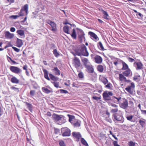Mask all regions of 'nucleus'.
<instances>
[{
    "label": "nucleus",
    "instance_id": "5701e85b",
    "mask_svg": "<svg viewBox=\"0 0 146 146\" xmlns=\"http://www.w3.org/2000/svg\"><path fill=\"white\" fill-rule=\"evenodd\" d=\"M101 11L103 14V18L104 19L106 20H109V16L108 14V13L103 9H102Z\"/></svg>",
    "mask_w": 146,
    "mask_h": 146
},
{
    "label": "nucleus",
    "instance_id": "58836bf2",
    "mask_svg": "<svg viewBox=\"0 0 146 146\" xmlns=\"http://www.w3.org/2000/svg\"><path fill=\"white\" fill-rule=\"evenodd\" d=\"M76 29L78 33V35H85L84 32L82 30H81V29L78 28H77Z\"/></svg>",
    "mask_w": 146,
    "mask_h": 146
},
{
    "label": "nucleus",
    "instance_id": "6e6d98bb",
    "mask_svg": "<svg viewBox=\"0 0 146 146\" xmlns=\"http://www.w3.org/2000/svg\"><path fill=\"white\" fill-rule=\"evenodd\" d=\"M12 48L15 51L17 52H19L20 50V49L16 48L15 46H12Z\"/></svg>",
    "mask_w": 146,
    "mask_h": 146
},
{
    "label": "nucleus",
    "instance_id": "a878e982",
    "mask_svg": "<svg viewBox=\"0 0 146 146\" xmlns=\"http://www.w3.org/2000/svg\"><path fill=\"white\" fill-rule=\"evenodd\" d=\"M53 72H54V74L56 75H60V71L57 67H55L54 69H52Z\"/></svg>",
    "mask_w": 146,
    "mask_h": 146
},
{
    "label": "nucleus",
    "instance_id": "de8ad7c7",
    "mask_svg": "<svg viewBox=\"0 0 146 146\" xmlns=\"http://www.w3.org/2000/svg\"><path fill=\"white\" fill-rule=\"evenodd\" d=\"M60 92L61 93H65V94H66V93H68V91L66 90L63 89L60 90Z\"/></svg>",
    "mask_w": 146,
    "mask_h": 146
},
{
    "label": "nucleus",
    "instance_id": "a211bd4d",
    "mask_svg": "<svg viewBox=\"0 0 146 146\" xmlns=\"http://www.w3.org/2000/svg\"><path fill=\"white\" fill-rule=\"evenodd\" d=\"M5 36L6 38L7 39H11L14 36L13 34L11 33L9 31H6L5 33Z\"/></svg>",
    "mask_w": 146,
    "mask_h": 146
},
{
    "label": "nucleus",
    "instance_id": "b1692460",
    "mask_svg": "<svg viewBox=\"0 0 146 146\" xmlns=\"http://www.w3.org/2000/svg\"><path fill=\"white\" fill-rule=\"evenodd\" d=\"M10 81L12 83L15 84H18L19 83V80L15 76L11 78Z\"/></svg>",
    "mask_w": 146,
    "mask_h": 146
},
{
    "label": "nucleus",
    "instance_id": "bf43d9fd",
    "mask_svg": "<svg viewBox=\"0 0 146 146\" xmlns=\"http://www.w3.org/2000/svg\"><path fill=\"white\" fill-rule=\"evenodd\" d=\"M113 143L114 145V146H120V145H119L117 143V141H114Z\"/></svg>",
    "mask_w": 146,
    "mask_h": 146
},
{
    "label": "nucleus",
    "instance_id": "e433bc0d",
    "mask_svg": "<svg viewBox=\"0 0 146 146\" xmlns=\"http://www.w3.org/2000/svg\"><path fill=\"white\" fill-rule=\"evenodd\" d=\"M69 27L67 26H64L63 28V30L65 33L69 34Z\"/></svg>",
    "mask_w": 146,
    "mask_h": 146
},
{
    "label": "nucleus",
    "instance_id": "09e8293b",
    "mask_svg": "<svg viewBox=\"0 0 146 146\" xmlns=\"http://www.w3.org/2000/svg\"><path fill=\"white\" fill-rule=\"evenodd\" d=\"M133 117L132 115H131L128 116L127 117H126V118L127 120L131 121V120L133 118Z\"/></svg>",
    "mask_w": 146,
    "mask_h": 146
},
{
    "label": "nucleus",
    "instance_id": "7ed1b4c3",
    "mask_svg": "<svg viewBox=\"0 0 146 146\" xmlns=\"http://www.w3.org/2000/svg\"><path fill=\"white\" fill-rule=\"evenodd\" d=\"M76 54L79 56L81 55L88 56L89 54L87 50L86 46L84 44H82L80 48V52H77Z\"/></svg>",
    "mask_w": 146,
    "mask_h": 146
},
{
    "label": "nucleus",
    "instance_id": "2f4dec72",
    "mask_svg": "<svg viewBox=\"0 0 146 146\" xmlns=\"http://www.w3.org/2000/svg\"><path fill=\"white\" fill-rule=\"evenodd\" d=\"M82 61L85 67L88 66L87 64L89 62L88 59L87 58H82Z\"/></svg>",
    "mask_w": 146,
    "mask_h": 146
},
{
    "label": "nucleus",
    "instance_id": "680f3d73",
    "mask_svg": "<svg viewBox=\"0 0 146 146\" xmlns=\"http://www.w3.org/2000/svg\"><path fill=\"white\" fill-rule=\"evenodd\" d=\"M128 59L129 61L130 62H133L135 61L134 59H133V58H131L130 57H128Z\"/></svg>",
    "mask_w": 146,
    "mask_h": 146
},
{
    "label": "nucleus",
    "instance_id": "ea45409f",
    "mask_svg": "<svg viewBox=\"0 0 146 146\" xmlns=\"http://www.w3.org/2000/svg\"><path fill=\"white\" fill-rule=\"evenodd\" d=\"M97 95L98 97H96V96H93L92 97V99L96 100V101H98L100 100L101 98V96L98 94H96Z\"/></svg>",
    "mask_w": 146,
    "mask_h": 146
},
{
    "label": "nucleus",
    "instance_id": "f3484780",
    "mask_svg": "<svg viewBox=\"0 0 146 146\" xmlns=\"http://www.w3.org/2000/svg\"><path fill=\"white\" fill-rule=\"evenodd\" d=\"M88 34L91 37L93 38L94 41H96L99 40V39L98 37L95 33L92 32L90 31L88 32Z\"/></svg>",
    "mask_w": 146,
    "mask_h": 146
},
{
    "label": "nucleus",
    "instance_id": "4c0bfd02",
    "mask_svg": "<svg viewBox=\"0 0 146 146\" xmlns=\"http://www.w3.org/2000/svg\"><path fill=\"white\" fill-rule=\"evenodd\" d=\"M42 90L43 91L47 94H49L51 92V91L45 87H42Z\"/></svg>",
    "mask_w": 146,
    "mask_h": 146
},
{
    "label": "nucleus",
    "instance_id": "774afa93",
    "mask_svg": "<svg viewBox=\"0 0 146 146\" xmlns=\"http://www.w3.org/2000/svg\"><path fill=\"white\" fill-rule=\"evenodd\" d=\"M46 114L48 117H51L52 115L51 113L49 112H47Z\"/></svg>",
    "mask_w": 146,
    "mask_h": 146
},
{
    "label": "nucleus",
    "instance_id": "864d4df0",
    "mask_svg": "<svg viewBox=\"0 0 146 146\" xmlns=\"http://www.w3.org/2000/svg\"><path fill=\"white\" fill-rule=\"evenodd\" d=\"M7 59H8V58H9V59L11 61L13 64H16L17 63H16V62L13 60L12 59H11V57H9L8 56H7Z\"/></svg>",
    "mask_w": 146,
    "mask_h": 146
},
{
    "label": "nucleus",
    "instance_id": "13d9d810",
    "mask_svg": "<svg viewBox=\"0 0 146 146\" xmlns=\"http://www.w3.org/2000/svg\"><path fill=\"white\" fill-rule=\"evenodd\" d=\"M20 17L19 15H12L11 16V17L12 19H17V18Z\"/></svg>",
    "mask_w": 146,
    "mask_h": 146
},
{
    "label": "nucleus",
    "instance_id": "2eb2a0df",
    "mask_svg": "<svg viewBox=\"0 0 146 146\" xmlns=\"http://www.w3.org/2000/svg\"><path fill=\"white\" fill-rule=\"evenodd\" d=\"M52 118L54 121L57 122L60 120L62 119L60 115L55 113H54L52 116Z\"/></svg>",
    "mask_w": 146,
    "mask_h": 146
},
{
    "label": "nucleus",
    "instance_id": "f8f14e48",
    "mask_svg": "<svg viewBox=\"0 0 146 146\" xmlns=\"http://www.w3.org/2000/svg\"><path fill=\"white\" fill-rule=\"evenodd\" d=\"M73 64L76 68H78L81 66V62L79 58L75 57L73 60Z\"/></svg>",
    "mask_w": 146,
    "mask_h": 146
},
{
    "label": "nucleus",
    "instance_id": "7c9ffc66",
    "mask_svg": "<svg viewBox=\"0 0 146 146\" xmlns=\"http://www.w3.org/2000/svg\"><path fill=\"white\" fill-rule=\"evenodd\" d=\"M71 36L74 39H76L77 38V35L75 29H73L71 35Z\"/></svg>",
    "mask_w": 146,
    "mask_h": 146
},
{
    "label": "nucleus",
    "instance_id": "423d86ee",
    "mask_svg": "<svg viewBox=\"0 0 146 146\" xmlns=\"http://www.w3.org/2000/svg\"><path fill=\"white\" fill-rule=\"evenodd\" d=\"M120 112L119 111V112L113 114L112 116L115 120L119 121L120 123H123L124 121V118Z\"/></svg>",
    "mask_w": 146,
    "mask_h": 146
},
{
    "label": "nucleus",
    "instance_id": "c756f323",
    "mask_svg": "<svg viewBox=\"0 0 146 146\" xmlns=\"http://www.w3.org/2000/svg\"><path fill=\"white\" fill-rule=\"evenodd\" d=\"M122 60L118 58H116L115 61L113 62L115 66H117L118 64L121 63Z\"/></svg>",
    "mask_w": 146,
    "mask_h": 146
},
{
    "label": "nucleus",
    "instance_id": "393cba45",
    "mask_svg": "<svg viewBox=\"0 0 146 146\" xmlns=\"http://www.w3.org/2000/svg\"><path fill=\"white\" fill-rule=\"evenodd\" d=\"M86 67L89 73H93L94 72V70L92 66L88 65Z\"/></svg>",
    "mask_w": 146,
    "mask_h": 146
},
{
    "label": "nucleus",
    "instance_id": "bb28decb",
    "mask_svg": "<svg viewBox=\"0 0 146 146\" xmlns=\"http://www.w3.org/2000/svg\"><path fill=\"white\" fill-rule=\"evenodd\" d=\"M97 68L99 72L100 73H102L103 72L104 68V66L101 65V64L98 65L97 66Z\"/></svg>",
    "mask_w": 146,
    "mask_h": 146
},
{
    "label": "nucleus",
    "instance_id": "6e6552de",
    "mask_svg": "<svg viewBox=\"0 0 146 146\" xmlns=\"http://www.w3.org/2000/svg\"><path fill=\"white\" fill-rule=\"evenodd\" d=\"M46 23L50 25L51 29L50 30L53 32H55L57 31V25L54 22L50 20H48L46 21Z\"/></svg>",
    "mask_w": 146,
    "mask_h": 146
},
{
    "label": "nucleus",
    "instance_id": "0eeeda50",
    "mask_svg": "<svg viewBox=\"0 0 146 146\" xmlns=\"http://www.w3.org/2000/svg\"><path fill=\"white\" fill-rule=\"evenodd\" d=\"M62 135L63 137L69 136L70 135V130L67 127L62 128L61 129Z\"/></svg>",
    "mask_w": 146,
    "mask_h": 146
},
{
    "label": "nucleus",
    "instance_id": "338daca9",
    "mask_svg": "<svg viewBox=\"0 0 146 146\" xmlns=\"http://www.w3.org/2000/svg\"><path fill=\"white\" fill-rule=\"evenodd\" d=\"M111 106L114 107H115V108H118V106L116 104H111Z\"/></svg>",
    "mask_w": 146,
    "mask_h": 146
},
{
    "label": "nucleus",
    "instance_id": "37998d69",
    "mask_svg": "<svg viewBox=\"0 0 146 146\" xmlns=\"http://www.w3.org/2000/svg\"><path fill=\"white\" fill-rule=\"evenodd\" d=\"M53 53L54 56L56 57H58L60 56V54L58 52L57 50L56 49H55L53 50Z\"/></svg>",
    "mask_w": 146,
    "mask_h": 146
},
{
    "label": "nucleus",
    "instance_id": "c03bdc74",
    "mask_svg": "<svg viewBox=\"0 0 146 146\" xmlns=\"http://www.w3.org/2000/svg\"><path fill=\"white\" fill-rule=\"evenodd\" d=\"M128 145L129 146H135V143L132 141H130L128 143Z\"/></svg>",
    "mask_w": 146,
    "mask_h": 146
},
{
    "label": "nucleus",
    "instance_id": "72a5a7b5",
    "mask_svg": "<svg viewBox=\"0 0 146 146\" xmlns=\"http://www.w3.org/2000/svg\"><path fill=\"white\" fill-rule=\"evenodd\" d=\"M141 76L140 75H136L133 78L134 80L136 81V82H139L141 80Z\"/></svg>",
    "mask_w": 146,
    "mask_h": 146
},
{
    "label": "nucleus",
    "instance_id": "412c9836",
    "mask_svg": "<svg viewBox=\"0 0 146 146\" xmlns=\"http://www.w3.org/2000/svg\"><path fill=\"white\" fill-rule=\"evenodd\" d=\"M23 44L22 40L17 38V40L16 41V46L20 48L22 46Z\"/></svg>",
    "mask_w": 146,
    "mask_h": 146
},
{
    "label": "nucleus",
    "instance_id": "9b49d317",
    "mask_svg": "<svg viewBox=\"0 0 146 146\" xmlns=\"http://www.w3.org/2000/svg\"><path fill=\"white\" fill-rule=\"evenodd\" d=\"M135 85L133 82L131 83L130 85H129L125 88V90L128 92L132 94L133 93V90L134 89Z\"/></svg>",
    "mask_w": 146,
    "mask_h": 146
},
{
    "label": "nucleus",
    "instance_id": "f257e3e1",
    "mask_svg": "<svg viewBox=\"0 0 146 146\" xmlns=\"http://www.w3.org/2000/svg\"><path fill=\"white\" fill-rule=\"evenodd\" d=\"M42 70L43 72L44 77L46 79L50 80V79L54 81H56L58 80V78L57 77L50 73L49 74V76L50 78H49L48 76V71L46 69L44 68L42 69Z\"/></svg>",
    "mask_w": 146,
    "mask_h": 146
},
{
    "label": "nucleus",
    "instance_id": "a18cd8bd",
    "mask_svg": "<svg viewBox=\"0 0 146 146\" xmlns=\"http://www.w3.org/2000/svg\"><path fill=\"white\" fill-rule=\"evenodd\" d=\"M102 82L105 85L108 82V80L106 78H103V79L102 80Z\"/></svg>",
    "mask_w": 146,
    "mask_h": 146
},
{
    "label": "nucleus",
    "instance_id": "3c124183",
    "mask_svg": "<svg viewBox=\"0 0 146 146\" xmlns=\"http://www.w3.org/2000/svg\"><path fill=\"white\" fill-rule=\"evenodd\" d=\"M111 84L110 83H108L105 86V87L110 89L111 88Z\"/></svg>",
    "mask_w": 146,
    "mask_h": 146
},
{
    "label": "nucleus",
    "instance_id": "473e14b6",
    "mask_svg": "<svg viewBox=\"0 0 146 146\" xmlns=\"http://www.w3.org/2000/svg\"><path fill=\"white\" fill-rule=\"evenodd\" d=\"M98 48L100 50L104 51L105 50L103 45L101 42H99L98 43Z\"/></svg>",
    "mask_w": 146,
    "mask_h": 146
},
{
    "label": "nucleus",
    "instance_id": "0e129e2a",
    "mask_svg": "<svg viewBox=\"0 0 146 146\" xmlns=\"http://www.w3.org/2000/svg\"><path fill=\"white\" fill-rule=\"evenodd\" d=\"M141 113L146 115V110H141Z\"/></svg>",
    "mask_w": 146,
    "mask_h": 146
},
{
    "label": "nucleus",
    "instance_id": "6ab92c4d",
    "mask_svg": "<svg viewBox=\"0 0 146 146\" xmlns=\"http://www.w3.org/2000/svg\"><path fill=\"white\" fill-rule=\"evenodd\" d=\"M72 135L73 136L76 138L77 139L78 141H79L81 137V135L80 133L76 132H73L72 133Z\"/></svg>",
    "mask_w": 146,
    "mask_h": 146
},
{
    "label": "nucleus",
    "instance_id": "9d476101",
    "mask_svg": "<svg viewBox=\"0 0 146 146\" xmlns=\"http://www.w3.org/2000/svg\"><path fill=\"white\" fill-rule=\"evenodd\" d=\"M9 69L11 72L14 73L19 74H21L22 70L19 68L15 66H11Z\"/></svg>",
    "mask_w": 146,
    "mask_h": 146
},
{
    "label": "nucleus",
    "instance_id": "aec40b11",
    "mask_svg": "<svg viewBox=\"0 0 146 146\" xmlns=\"http://www.w3.org/2000/svg\"><path fill=\"white\" fill-rule=\"evenodd\" d=\"M17 33L21 36V38H24L25 37L24 31L22 30H18L17 31Z\"/></svg>",
    "mask_w": 146,
    "mask_h": 146
},
{
    "label": "nucleus",
    "instance_id": "c9c22d12",
    "mask_svg": "<svg viewBox=\"0 0 146 146\" xmlns=\"http://www.w3.org/2000/svg\"><path fill=\"white\" fill-rule=\"evenodd\" d=\"M85 35H79L78 36V38L80 42H82L83 39L85 40V38L84 36Z\"/></svg>",
    "mask_w": 146,
    "mask_h": 146
},
{
    "label": "nucleus",
    "instance_id": "cd10ccee",
    "mask_svg": "<svg viewBox=\"0 0 146 146\" xmlns=\"http://www.w3.org/2000/svg\"><path fill=\"white\" fill-rule=\"evenodd\" d=\"M146 120L144 119H141L139 120V123L142 127H143L146 125Z\"/></svg>",
    "mask_w": 146,
    "mask_h": 146
},
{
    "label": "nucleus",
    "instance_id": "4468645a",
    "mask_svg": "<svg viewBox=\"0 0 146 146\" xmlns=\"http://www.w3.org/2000/svg\"><path fill=\"white\" fill-rule=\"evenodd\" d=\"M123 75L126 77H130L131 76L132 73L131 70L130 69H127L122 72Z\"/></svg>",
    "mask_w": 146,
    "mask_h": 146
},
{
    "label": "nucleus",
    "instance_id": "dca6fc26",
    "mask_svg": "<svg viewBox=\"0 0 146 146\" xmlns=\"http://www.w3.org/2000/svg\"><path fill=\"white\" fill-rule=\"evenodd\" d=\"M94 60L95 62L98 64L101 63L103 61L102 57L98 55H97L94 57Z\"/></svg>",
    "mask_w": 146,
    "mask_h": 146
},
{
    "label": "nucleus",
    "instance_id": "8fccbe9b",
    "mask_svg": "<svg viewBox=\"0 0 146 146\" xmlns=\"http://www.w3.org/2000/svg\"><path fill=\"white\" fill-rule=\"evenodd\" d=\"M59 144L60 146H66L64 142L63 141H60Z\"/></svg>",
    "mask_w": 146,
    "mask_h": 146
},
{
    "label": "nucleus",
    "instance_id": "39448f33",
    "mask_svg": "<svg viewBox=\"0 0 146 146\" xmlns=\"http://www.w3.org/2000/svg\"><path fill=\"white\" fill-rule=\"evenodd\" d=\"M28 5L26 4L22 7L19 13V17L23 16L24 15L25 12L26 13V15H27L28 13Z\"/></svg>",
    "mask_w": 146,
    "mask_h": 146
},
{
    "label": "nucleus",
    "instance_id": "f03ea898",
    "mask_svg": "<svg viewBox=\"0 0 146 146\" xmlns=\"http://www.w3.org/2000/svg\"><path fill=\"white\" fill-rule=\"evenodd\" d=\"M117 99V102L120 103V107L123 109H125L128 106V103L127 101L125 98H122L121 99V98L119 97L117 98L115 97Z\"/></svg>",
    "mask_w": 146,
    "mask_h": 146
},
{
    "label": "nucleus",
    "instance_id": "4be33fe9",
    "mask_svg": "<svg viewBox=\"0 0 146 146\" xmlns=\"http://www.w3.org/2000/svg\"><path fill=\"white\" fill-rule=\"evenodd\" d=\"M136 64L137 66L136 67V70H138L141 69L142 68L143 64L141 62H135L134 63V64Z\"/></svg>",
    "mask_w": 146,
    "mask_h": 146
},
{
    "label": "nucleus",
    "instance_id": "1a4fd4ad",
    "mask_svg": "<svg viewBox=\"0 0 146 146\" xmlns=\"http://www.w3.org/2000/svg\"><path fill=\"white\" fill-rule=\"evenodd\" d=\"M102 95L104 100L107 101L111 100V98L110 96H112L113 95V94L111 91L108 92H105L103 93Z\"/></svg>",
    "mask_w": 146,
    "mask_h": 146
},
{
    "label": "nucleus",
    "instance_id": "c85d7f7f",
    "mask_svg": "<svg viewBox=\"0 0 146 146\" xmlns=\"http://www.w3.org/2000/svg\"><path fill=\"white\" fill-rule=\"evenodd\" d=\"M121 64H122V67L121 69L123 70H125L127 69H129V66L125 62L122 61Z\"/></svg>",
    "mask_w": 146,
    "mask_h": 146
},
{
    "label": "nucleus",
    "instance_id": "ddd939ff",
    "mask_svg": "<svg viewBox=\"0 0 146 146\" xmlns=\"http://www.w3.org/2000/svg\"><path fill=\"white\" fill-rule=\"evenodd\" d=\"M119 79L120 81L121 82H124L125 83H129L131 82V81L129 80H127L125 75L123 74H119Z\"/></svg>",
    "mask_w": 146,
    "mask_h": 146
},
{
    "label": "nucleus",
    "instance_id": "69168bd1",
    "mask_svg": "<svg viewBox=\"0 0 146 146\" xmlns=\"http://www.w3.org/2000/svg\"><path fill=\"white\" fill-rule=\"evenodd\" d=\"M23 68L24 70H27V65H24L23 66Z\"/></svg>",
    "mask_w": 146,
    "mask_h": 146
},
{
    "label": "nucleus",
    "instance_id": "052dcab7",
    "mask_svg": "<svg viewBox=\"0 0 146 146\" xmlns=\"http://www.w3.org/2000/svg\"><path fill=\"white\" fill-rule=\"evenodd\" d=\"M35 93V90H32L30 91V94L31 96H34Z\"/></svg>",
    "mask_w": 146,
    "mask_h": 146
},
{
    "label": "nucleus",
    "instance_id": "5fc2aeb1",
    "mask_svg": "<svg viewBox=\"0 0 146 146\" xmlns=\"http://www.w3.org/2000/svg\"><path fill=\"white\" fill-rule=\"evenodd\" d=\"M53 84L56 88H60L59 86V83L56 82H54L53 83Z\"/></svg>",
    "mask_w": 146,
    "mask_h": 146
},
{
    "label": "nucleus",
    "instance_id": "e2e57ef3",
    "mask_svg": "<svg viewBox=\"0 0 146 146\" xmlns=\"http://www.w3.org/2000/svg\"><path fill=\"white\" fill-rule=\"evenodd\" d=\"M15 30V29L14 27H12L10 28V31L11 32H14Z\"/></svg>",
    "mask_w": 146,
    "mask_h": 146
},
{
    "label": "nucleus",
    "instance_id": "4d7b16f0",
    "mask_svg": "<svg viewBox=\"0 0 146 146\" xmlns=\"http://www.w3.org/2000/svg\"><path fill=\"white\" fill-rule=\"evenodd\" d=\"M54 133L55 134H58L60 133V129L55 128L54 129Z\"/></svg>",
    "mask_w": 146,
    "mask_h": 146
},
{
    "label": "nucleus",
    "instance_id": "20e7f679",
    "mask_svg": "<svg viewBox=\"0 0 146 146\" xmlns=\"http://www.w3.org/2000/svg\"><path fill=\"white\" fill-rule=\"evenodd\" d=\"M69 116V121L71 124L73 125L75 127H79L80 126V121L76 119L74 116L68 115Z\"/></svg>",
    "mask_w": 146,
    "mask_h": 146
},
{
    "label": "nucleus",
    "instance_id": "a19ab883",
    "mask_svg": "<svg viewBox=\"0 0 146 146\" xmlns=\"http://www.w3.org/2000/svg\"><path fill=\"white\" fill-rule=\"evenodd\" d=\"M81 141L82 143L85 146H88V144L86 142V141L85 140V139L83 138H82L81 139Z\"/></svg>",
    "mask_w": 146,
    "mask_h": 146
},
{
    "label": "nucleus",
    "instance_id": "49530a36",
    "mask_svg": "<svg viewBox=\"0 0 146 146\" xmlns=\"http://www.w3.org/2000/svg\"><path fill=\"white\" fill-rule=\"evenodd\" d=\"M10 89L11 90H14L15 91L17 92H19V89L17 88H16V87H15L14 86H11L10 87Z\"/></svg>",
    "mask_w": 146,
    "mask_h": 146
},
{
    "label": "nucleus",
    "instance_id": "79ce46f5",
    "mask_svg": "<svg viewBox=\"0 0 146 146\" xmlns=\"http://www.w3.org/2000/svg\"><path fill=\"white\" fill-rule=\"evenodd\" d=\"M119 112L118 109V108H115L114 109H112L110 111L111 113H113V114L115 113H117L118 112Z\"/></svg>",
    "mask_w": 146,
    "mask_h": 146
},
{
    "label": "nucleus",
    "instance_id": "603ef678",
    "mask_svg": "<svg viewBox=\"0 0 146 146\" xmlns=\"http://www.w3.org/2000/svg\"><path fill=\"white\" fill-rule=\"evenodd\" d=\"M78 77L81 78H83L84 77V75L83 73L81 72L78 74Z\"/></svg>",
    "mask_w": 146,
    "mask_h": 146
},
{
    "label": "nucleus",
    "instance_id": "f704fd0d",
    "mask_svg": "<svg viewBox=\"0 0 146 146\" xmlns=\"http://www.w3.org/2000/svg\"><path fill=\"white\" fill-rule=\"evenodd\" d=\"M25 103L29 110L31 112H32V106L31 104L27 102H25Z\"/></svg>",
    "mask_w": 146,
    "mask_h": 146
}]
</instances>
